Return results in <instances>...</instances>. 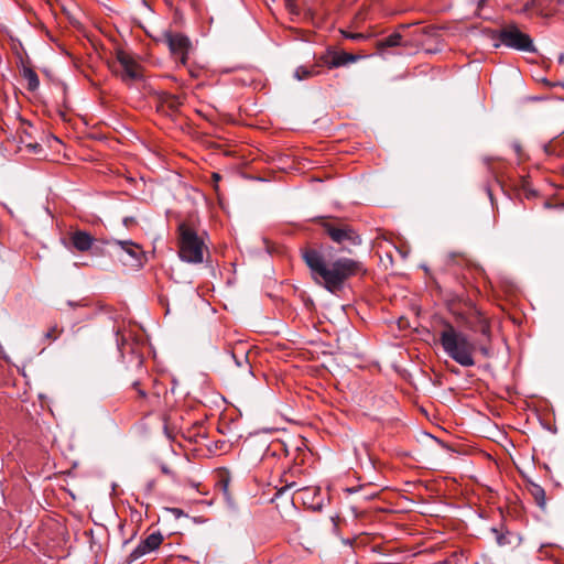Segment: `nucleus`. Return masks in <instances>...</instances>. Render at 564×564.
<instances>
[{
  "label": "nucleus",
  "instance_id": "412c9836",
  "mask_svg": "<svg viewBox=\"0 0 564 564\" xmlns=\"http://www.w3.org/2000/svg\"><path fill=\"white\" fill-rule=\"evenodd\" d=\"M132 386H133V388L137 390L138 394H139L141 398H145V397H147L145 391L139 388V381H134V382L132 383Z\"/></svg>",
  "mask_w": 564,
  "mask_h": 564
},
{
  "label": "nucleus",
  "instance_id": "a211bd4d",
  "mask_svg": "<svg viewBox=\"0 0 564 564\" xmlns=\"http://www.w3.org/2000/svg\"><path fill=\"white\" fill-rule=\"evenodd\" d=\"M340 33L345 39L351 40L355 42H360V41H365L368 39V35H366L364 33H359V32H349V31L340 30Z\"/></svg>",
  "mask_w": 564,
  "mask_h": 564
},
{
  "label": "nucleus",
  "instance_id": "423d86ee",
  "mask_svg": "<svg viewBox=\"0 0 564 564\" xmlns=\"http://www.w3.org/2000/svg\"><path fill=\"white\" fill-rule=\"evenodd\" d=\"M113 73L126 84H132L143 79V68L135 57L124 50L116 51V64Z\"/></svg>",
  "mask_w": 564,
  "mask_h": 564
},
{
  "label": "nucleus",
  "instance_id": "cd10ccee",
  "mask_svg": "<svg viewBox=\"0 0 564 564\" xmlns=\"http://www.w3.org/2000/svg\"><path fill=\"white\" fill-rule=\"evenodd\" d=\"M448 256H449L451 258H454V257L458 256V253H449Z\"/></svg>",
  "mask_w": 564,
  "mask_h": 564
},
{
  "label": "nucleus",
  "instance_id": "20e7f679",
  "mask_svg": "<svg viewBox=\"0 0 564 564\" xmlns=\"http://www.w3.org/2000/svg\"><path fill=\"white\" fill-rule=\"evenodd\" d=\"M178 257L182 261L198 264L204 261L207 247L197 231L187 223L182 221L177 226Z\"/></svg>",
  "mask_w": 564,
  "mask_h": 564
},
{
  "label": "nucleus",
  "instance_id": "b1692460",
  "mask_svg": "<svg viewBox=\"0 0 564 564\" xmlns=\"http://www.w3.org/2000/svg\"><path fill=\"white\" fill-rule=\"evenodd\" d=\"M486 3V0H479L478 1V9L482 8Z\"/></svg>",
  "mask_w": 564,
  "mask_h": 564
},
{
  "label": "nucleus",
  "instance_id": "9b49d317",
  "mask_svg": "<svg viewBox=\"0 0 564 564\" xmlns=\"http://www.w3.org/2000/svg\"><path fill=\"white\" fill-rule=\"evenodd\" d=\"M183 105V98L178 95L162 93L159 95L158 110L167 116L177 112Z\"/></svg>",
  "mask_w": 564,
  "mask_h": 564
},
{
  "label": "nucleus",
  "instance_id": "2eb2a0df",
  "mask_svg": "<svg viewBox=\"0 0 564 564\" xmlns=\"http://www.w3.org/2000/svg\"><path fill=\"white\" fill-rule=\"evenodd\" d=\"M528 491L534 499L535 503L541 508L545 509L546 506V495L545 490L538 484L530 482L528 485Z\"/></svg>",
  "mask_w": 564,
  "mask_h": 564
},
{
  "label": "nucleus",
  "instance_id": "0eeeda50",
  "mask_svg": "<svg viewBox=\"0 0 564 564\" xmlns=\"http://www.w3.org/2000/svg\"><path fill=\"white\" fill-rule=\"evenodd\" d=\"M159 41L167 45L172 56L180 61L182 65L187 64L192 43L185 34L173 31H164Z\"/></svg>",
  "mask_w": 564,
  "mask_h": 564
},
{
  "label": "nucleus",
  "instance_id": "ddd939ff",
  "mask_svg": "<svg viewBox=\"0 0 564 564\" xmlns=\"http://www.w3.org/2000/svg\"><path fill=\"white\" fill-rule=\"evenodd\" d=\"M490 532L499 546L511 545L516 539V535L506 529L505 525H500V528H491Z\"/></svg>",
  "mask_w": 564,
  "mask_h": 564
},
{
  "label": "nucleus",
  "instance_id": "4468645a",
  "mask_svg": "<svg viewBox=\"0 0 564 564\" xmlns=\"http://www.w3.org/2000/svg\"><path fill=\"white\" fill-rule=\"evenodd\" d=\"M402 40H403V36L400 33L394 32L387 37L377 41L376 47L378 51H383L388 47L401 46Z\"/></svg>",
  "mask_w": 564,
  "mask_h": 564
},
{
  "label": "nucleus",
  "instance_id": "dca6fc26",
  "mask_svg": "<svg viewBox=\"0 0 564 564\" xmlns=\"http://www.w3.org/2000/svg\"><path fill=\"white\" fill-rule=\"evenodd\" d=\"M22 77L28 82V89L35 91L40 86L37 74L31 67L24 66L22 69Z\"/></svg>",
  "mask_w": 564,
  "mask_h": 564
},
{
  "label": "nucleus",
  "instance_id": "7ed1b4c3",
  "mask_svg": "<svg viewBox=\"0 0 564 564\" xmlns=\"http://www.w3.org/2000/svg\"><path fill=\"white\" fill-rule=\"evenodd\" d=\"M361 58V55L338 51L329 46L325 52L315 56V62L313 65L299 66L294 70V78L297 80L308 79L319 75L322 73L321 67L323 66L327 67L328 69H334L356 63Z\"/></svg>",
  "mask_w": 564,
  "mask_h": 564
},
{
  "label": "nucleus",
  "instance_id": "6e6552de",
  "mask_svg": "<svg viewBox=\"0 0 564 564\" xmlns=\"http://www.w3.org/2000/svg\"><path fill=\"white\" fill-rule=\"evenodd\" d=\"M115 243L121 248L124 254L121 257V261L126 265L134 268H141L143 265L144 252L138 243L131 240H115Z\"/></svg>",
  "mask_w": 564,
  "mask_h": 564
},
{
  "label": "nucleus",
  "instance_id": "f257e3e1",
  "mask_svg": "<svg viewBox=\"0 0 564 564\" xmlns=\"http://www.w3.org/2000/svg\"><path fill=\"white\" fill-rule=\"evenodd\" d=\"M321 226L329 239L337 246L321 245L306 247L301 256L310 270L312 280L326 291L336 294L340 292L346 282L359 274H366L364 263L350 257H335V252L351 254L354 248L361 246L362 239L358 231L341 220L321 218Z\"/></svg>",
  "mask_w": 564,
  "mask_h": 564
},
{
  "label": "nucleus",
  "instance_id": "39448f33",
  "mask_svg": "<svg viewBox=\"0 0 564 564\" xmlns=\"http://www.w3.org/2000/svg\"><path fill=\"white\" fill-rule=\"evenodd\" d=\"M492 39L499 41L495 44V47L505 45L508 48L521 52L534 53L536 51L531 36L523 33L514 23L507 24L501 30L496 31Z\"/></svg>",
  "mask_w": 564,
  "mask_h": 564
},
{
  "label": "nucleus",
  "instance_id": "bb28decb",
  "mask_svg": "<svg viewBox=\"0 0 564 564\" xmlns=\"http://www.w3.org/2000/svg\"><path fill=\"white\" fill-rule=\"evenodd\" d=\"M213 177H214L215 180H219V175H218L217 173H214Z\"/></svg>",
  "mask_w": 564,
  "mask_h": 564
},
{
  "label": "nucleus",
  "instance_id": "6ab92c4d",
  "mask_svg": "<svg viewBox=\"0 0 564 564\" xmlns=\"http://www.w3.org/2000/svg\"><path fill=\"white\" fill-rule=\"evenodd\" d=\"M477 349L486 357L489 358L492 356V350L489 345L481 344L477 347Z\"/></svg>",
  "mask_w": 564,
  "mask_h": 564
},
{
  "label": "nucleus",
  "instance_id": "4be33fe9",
  "mask_svg": "<svg viewBox=\"0 0 564 564\" xmlns=\"http://www.w3.org/2000/svg\"><path fill=\"white\" fill-rule=\"evenodd\" d=\"M512 149H513V151L517 153V155H519V156L521 155V151H522V149H521L520 143H518V142H513V143H512Z\"/></svg>",
  "mask_w": 564,
  "mask_h": 564
},
{
  "label": "nucleus",
  "instance_id": "f8f14e48",
  "mask_svg": "<svg viewBox=\"0 0 564 564\" xmlns=\"http://www.w3.org/2000/svg\"><path fill=\"white\" fill-rule=\"evenodd\" d=\"M467 326L474 330L481 333L484 336L489 337L490 325L488 319L478 311H474L467 322Z\"/></svg>",
  "mask_w": 564,
  "mask_h": 564
},
{
  "label": "nucleus",
  "instance_id": "393cba45",
  "mask_svg": "<svg viewBox=\"0 0 564 564\" xmlns=\"http://www.w3.org/2000/svg\"><path fill=\"white\" fill-rule=\"evenodd\" d=\"M232 358L235 359V361H236L237 366H241V362L237 360V358H236V355H235V354H232Z\"/></svg>",
  "mask_w": 564,
  "mask_h": 564
},
{
  "label": "nucleus",
  "instance_id": "a878e982",
  "mask_svg": "<svg viewBox=\"0 0 564 564\" xmlns=\"http://www.w3.org/2000/svg\"><path fill=\"white\" fill-rule=\"evenodd\" d=\"M310 488H297V491H310Z\"/></svg>",
  "mask_w": 564,
  "mask_h": 564
},
{
  "label": "nucleus",
  "instance_id": "9d476101",
  "mask_svg": "<svg viewBox=\"0 0 564 564\" xmlns=\"http://www.w3.org/2000/svg\"><path fill=\"white\" fill-rule=\"evenodd\" d=\"M69 247L78 252H87L94 247L95 238L85 230H75L69 234Z\"/></svg>",
  "mask_w": 564,
  "mask_h": 564
},
{
  "label": "nucleus",
  "instance_id": "aec40b11",
  "mask_svg": "<svg viewBox=\"0 0 564 564\" xmlns=\"http://www.w3.org/2000/svg\"><path fill=\"white\" fill-rule=\"evenodd\" d=\"M296 487V482H290V484H286L282 487H280L278 490H276V494L275 496L279 497L281 496L286 489H290V488H295Z\"/></svg>",
  "mask_w": 564,
  "mask_h": 564
},
{
  "label": "nucleus",
  "instance_id": "5701e85b",
  "mask_svg": "<svg viewBox=\"0 0 564 564\" xmlns=\"http://www.w3.org/2000/svg\"><path fill=\"white\" fill-rule=\"evenodd\" d=\"M67 305L75 308L77 306H80L82 304L79 302L67 301Z\"/></svg>",
  "mask_w": 564,
  "mask_h": 564
},
{
  "label": "nucleus",
  "instance_id": "1a4fd4ad",
  "mask_svg": "<svg viewBox=\"0 0 564 564\" xmlns=\"http://www.w3.org/2000/svg\"><path fill=\"white\" fill-rule=\"evenodd\" d=\"M163 542V535L160 532H153L143 539L138 546L130 553L129 563L134 562L141 556L149 554L160 547Z\"/></svg>",
  "mask_w": 564,
  "mask_h": 564
},
{
  "label": "nucleus",
  "instance_id": "f03ea898",
  "mask_svg": "<svg viewBox=\"0 0 564 564\" xmlns=\"http://www.w3.org/2000/svg\"><path fill=\"white\" fill-rule=\"evenodd\" d=\"M440 344L444 352L462 367L476 365L474 358L477 350L476 344L448 322H444L443 329L440 332Z\"/></svg>",
  "mask_w": 564,
  "mask_h": 564
},
{
  "label": "nucleus",
  "instance_id": "c85d7f7f",
  "mask_svg": "<svg viewBox=\"0 0 564 564\" xmlns=\"http://www.w3.org/2000/svg\"><path fill=\"white\" fill-rule=\"evenodd\" d=\"M558 59H560V62H563V59H564V55H563V54H561V56H560V58H558Z\"/></svg>",
  "mask_w": 564,
  "mask_h": 564
},
{
  "label": "nucleus",
  "instance_id": "f3484780",
  "mask_svg": "<svg viewBox=\"0 0 564 564\" xmlns=\"http://www.w3.org/2000/svg\"><path fill=\"white\" fill-rule=\"evenodd\" d=\"M63 327H59L57 324H53L45 333L44 338L50 341H55L63 333Z\"/></svg>",
  "mask_w": 564,
  "mask_h": 564
}]
</instances>
